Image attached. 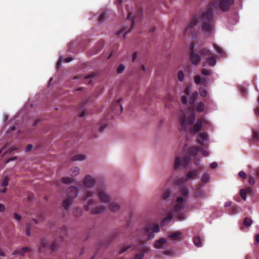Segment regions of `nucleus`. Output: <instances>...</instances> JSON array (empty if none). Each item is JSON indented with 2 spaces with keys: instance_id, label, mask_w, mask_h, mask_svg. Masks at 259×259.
I'll list each match as a JSON object with an SVG mask.
<instances>
[{
  "instance_id": "nucleus-1",
  "label": "nucleus",
  "mask_w": 259,
  "mask_h": 259,
  "mask_svg": "<svg viewBox=\"0 0 259 259\" xmlns=\"http://www.w3.org/2000/svg\"><path fill=\"white\" fill-rule=\"evenodd\" d=\"M235 0H213L211 2L207 9L198 14L194 15L185 30V33L192 36L195 34L194 27L198 24H201V31L206 36H210L214 31L215 17L213 10L220 9L225 12L229 10L234 4Z\"/></svg>"
},
{
  "instance_id": "nucleus-2",
  "label": "nucleus",
  "mask_w": 259,
  "mask_h": 259,
  "mask_svg": "<svg viewBox=\"0 0 259 259\" xmlns=\"http://www.w3.org/2000/svg\"><path fill=\"white\" fill-rule=\"evenodd\" d=\"M179 196L177 197L176 203L170 209V212L168 215L164 218L160 222L161 226H165L172 220V214L178 215L179 221H183L186 217L184 214H181V211L184 208V200L188 195L189 190L185 187L182 188L179 191Z\"/></svg>"
},
{
  "instance_id": "nucleus-3",
  "label": "nucleus",
  "mask_w": 259,
  "mask_h": 259,
  "mask_svg": "<svg viewBox=\"0 0 259 259\" xmlns=\"http://www.w3.org/2000/svg\"><path fill=\"white\" fill-rule=\"evenodd\" d=\"M201 152L204 157L209 155V152L198 146H192L189 149L188 152L181 160L180 157H176L174 165L175 170L177 169L182 165L183 166H187L192 159L196 165H199L200 162V159L198 157V153Z\"/></svg>"
},
{
  "instance_id": "nucleus-4",
  "label": "nucleus",
  "mask_w": 259,
  "mask_h": 259,
  "mask_svg": "<svg viewBox=\"0 0 259 259\" xmlns=\"http://www.w3.org/2000/svg\"><path fill=\"white\" fill-rule=\"evenodd\" d=\"M195 115L193 113H184L180 117V131H185L190 134H195L202 128V119H198L194 124Z\"/></svg>"
},
{
  "instance_id": "nucleus-5",
  "label": "nucleus",
  "mask_w": 259,
  "mask_h": 259,
  "mask_svg": "<svg viewBox=\"0 0 259 259\" xmlns=\"http://www.w3.org/2000/svg\"><path fill=\"white\" fill-rule=\"evenodd\" d=\"M96 192L91 190H85L82 195V200L86 201L84 205V208L87 211H90L93 214H100L105 211L106 207L105 206L100 205L96 206L97 202L94 199Z\"/></svg>"
},
{
  "instance_id": "nucleus-6",
  "label": "nucleus",
  "mask_w": 259,
  "mask_h": 259,
  "mask_svg": "<svg viewBox=\"0 0 259 259\" xmlns=\"http://www.w3.org/2000/svg\"><path fill=\"white\" fill-rule=\"evenodd\" d=\"M159 231V227L157 224H148L143 229L138 231L139 235L138 239L141 244H143L144 241L152 239L155 236L154 233H157Z\"/></svg>"
},
{
  "instance_id": "nucleus-7",
  "label": "nucleus",
  "mask_w": 259,
  "mask_h": 259,
  "mask_svg": "<svg viewBox=\"0 0 259 259\" xmlns=\"http://www.w3.org/2000/svg\"><path fill=\"white\" fill-rule=\"evenodd\" d=\"M97 194L100 201L104 203H109L111 200V196L107 192L104 186L97 187Z\"/></svg>"
},
{
  "instance_id": "nucleus-8",
  "label": "nucleus",
  "mask_w": 259,
  "mask_h": 259,
  "mask_svg": "<svg viewBox=\"0 0 259 259\" xmlns=\"http://www.w3.org/2000/svg\"><path fill=\"white\" fill-rule=\"evenodd\" d=\"M78 194V189L74 186L69 187L66 190V196L68 198H66V210L67 209L68 207L71 203V200L75 198Z\"/></svg>"
},
{
  "instance_id": "nucleus-9",
  "label": "nucleus",
  "mask_w": 259,
  "mask_h": 259,
  "mask_svg": "<svg viewBox=\"0 0 259 259\" xmlns=\"http://www.w3.org/2000/svg\"><path fill=\"white\" fill-rule=\"evenodd\" d=\"M195 44L191 42L190 46V59L192 63L193 64H197L200 61V57L194 50Z\"/></svg>"
},
{
  "instance_id": "nucleus-10",
  "label": "nucleus",
  "mask_w": 259,
  "mask_h": 259,
  "mask_svg": "<svg viewBox=\"0 0 259 259\" xmlns=\"http://www.w3.org/2000/svg\"><path fill=\"white\" fill-rule=\"evenodd\" d=\"M96 182V180L95 178L91 176V175H87L82 180V185L83 186L87 188H93Z\"/></svg>"
},
{
  "instance_id": "nucleus-11",
  "label": "nucleus",
  "mask_w": 259,
  "mask_h": 259,
  "mask_svg": "<svg viewBox=\"0 0 259 259\" xmlns=\"http://www.w3.org/2000/svg\"><path fill=\"white\" fill-rule=\"evenodd\" d=\"M122 100V98H120L113 103L112 107V113L113 115H118L122 113L123 107L120 103Z\"/></svg>"
},
{
  "instance_id": "nucleus-12",
  "label": "nucleus",
  "mask_w": 259,
  "mask_h": 259,
  "mask_svg": "<svg viewBox=\"0 0 259 259\" xmlns=\"http://www.w3.org/2000/svg\"><path fill=\"white\" fill-rule=\"evenodd\" d=\"M208 135L206 133H200L197 135V142L201 145H204V141L207 139Z\"/></svg>"
},
{
  "instance_id": "nucleus-13",
  "label": "nucleus",
  "mask_w": 259,
  "mask_h": 259,
  "mask_svg": "<svg viewBox=\"0 0 259 259\" xmlns=\"http://www.w3.org/2000/svg\"><path fill=\"white\" fill-rule=\"evenodd\" d=\"M199 173V172L197 169H194L192 171L188 172L185 177V181H188L190 179H194L197 178Z\"/></svg>"
},
{
  "instance_id": "nucleus-14",
  "label": "nucleus",
  "mask_w": 259,
  "mask_h": 259,
  "mask_svg": "<svg viewBox=\"0 0 259 259\" xmlns=\"http://www.w3.org/2000/svg\"><path fill=\"white\" fill-rule=\"evenodd\" d=\"M166 241L167 240L165 238H160L155 242L154 247L158 249L163 248Z\"/></svg>"
},
{
  "instance_id": "nucleus-15",
  "label": "nucleus",
  "mask_w": 259,
  "mask_h": 259,
  "mask_svg": "<svg viewBox=\"0 0 259 259\" xmlns=\"http://www.w3.org/2000/svg\"><path fill=\"white\" fill-rule=\"evenodd\" d=\"M88 101L81 104L79 106V109L77 111V114L79 117H83L86 115V111L85 110V106L87 104Z\"/></svg>"
},
{
  "instance_id": "nucleus-16",
  "label": "nucleus",
  "mask_w": 259,
  "mask_h": 259,
  "mask_svg": "<svg viewBox=\"0 0 259 259\" xmlns=\"http://www.w3.org/2000/svg\"><path fill=\"white\" fill-rule=\"evenodd\" d=\"M108 207L109 210L112 212H116L120 209V205L118 203L112 201L109 203Z\"/></svg>"
},
{
  "instance_id": "nucleus-17",
  "label": "nucleus",
  "mask_w": 259,
  "mask_h": 259,
  "mask_svg": "<svg viewBox=\"0 0 259 259\" xmlns=\"http://www.w3.org/2000/svg\"><path fill=\"white\" fill-rule=\"evenodd\" d=\"M9 180V178L7 177L4 178L2 184H0V193L6 192L7 190L6 187L8 185Z\"/></svg>"
},
{
  "instance_id": "nucleus-18",
  "label": "nucleus",
  "mask_w": 259,
  "mask_h": 259,
  "mask_svg": "<svg viewBox=\"0 0 259 259\" xmlns=\"http://www.w3.org/2000/svg\"><path fill=\"white\" fill-rule=\"evenodd\" d=\"M30 249L27 247H23L20 249H17L13 251V254L16 255L19 254L22 256H23L25 252L29 251Z\"/></svg>"
},
{
  "instance_id": "nucleus-19",
  "label": "nucleus",
  "mask_w": 259,
  "mask_h": 259,
  "mask_svg": "<svg viewBox=\"0 0 259 259\" xmlns=\"http://www.w3.org/2000/svg\"><path fill=\"white\" fill-rule=\"evenodd\" d=\"M79 172L80 169L79 167L77 166H73L70 169L69 171V175L71 177H74L77 176L79 174Z\"/></svg>"
},
{
  "instance_id": "nucleus-20",
  "label": "nucleus",
  "mask_w": 259,
  "mask_h": 259,
  "mask_svg": "<svg viewBox=\"0 0 259 259\" xmlns=\"http://www.w3.org/2000/svg\"><path fill=\"white\" fill-rule=\"evenodd\" d=\"M86 159V156L83 154H77L71 157V159L72 161H77V160H84Z\"/></svg>"
},
{
  "instance_id": "nucleus-21",
  "label": "nucleus",
  "mask_w": 259,
  "mask_h": 259,
  "mask_svg": "<svg viewBox=\"0 0 259 259\" xmlns=\"http://www.w3.org/2000/svg\"><path fill=\"white\" fill-rule=\"evenodd\" d=\"M181 235H182V233L181 232L177 231V232H174V233H171V234H170L169 235V238H170L173 240H177L180 239Z\"/></svg>"
},
{
  "instance_id": "nucleus-22",
  "label": "nucleus",
  "mask_w": 259,
  "mask_h": 259,
  "mask_svg": "<svg viewBox=\"0 0 259 259\" xmlns=\"http://www.w3.org/2000/svg\"><path fill=\"white\" fill-rule=\"evenodd\" d=\"M204 192L201 189V188H198L196 189L194 192V196L195 197L201 198L204 197Z\"/></svg>"
},
{
  "instance_id": "nucleus-23",
  "label": "nucleus",
  "mask_w": 259,
  "mask_h": 259,
  "mask_svg": "<svg viewBox=\"0 0 259 259\" xmlns=\"http://www.w3.org/2000/svg\"><path fill=\"white\" fill-rule=\"evenodd\" d=\"M48 242L46 239H42L40 241V246L39 247V251L42 252L45 248L48 246Z\"/></svg>"
},
{
  "instance_id": "nucleus-24",
  "label": "nucleus",
  "mask_w": 259,
  "mask_h": 259,
  "mask_svg": "<svg viewBox=\"0 0 259 259\" xmlns=\"http://www.w3.org/2000/svg\"><path fill=\"white\" fill-rule=\"evenodd\" d=\"M206 61L210 66H214L216 64V59L214 56H209L206 59Z\"/></svg>"
},
{
  "instance_id": "nucleus-25",
  "label": "nucleus",
  "mask_w": 259,
  "mask_h": 259,
  "mask_svg": "<svg viewBox=\"0 0 259 259\" xmlns=\"http://www.w3.org/2000/svg\"><path fill=\"white\" fill-rule=\"evenodd\" d=\"M171 193V192L169 189L164 191L162 195V199L166 201L168 200L170 197Z\"/></svg>"
},
{
  "instance_id": "nucleus-26",
  "label": "nucleus",
  "mask_w": 259,
  "mask_h": 259,
  "mask_svg": "<svg viewBox=\"0 0 259 259\" xmlns=\"http://www.w3.org/2000/svg\"><path fill=\"white\" fill-rule=\"evenodd\" d=\"M200 54L202 56H207L208 57L211 56L212 55L210 51L206 48H203L201 50Z\"/></svg>"
},
{
  "instance_id": "nucleus-27",
  "label": "nucleus",
  "mask_w": 259,
  "mask_h": 259,
  "mask_svg": "<svg viewBox=\"0 0 259 259\" xmlns=\"http://www.w3.org/2000/svg\"><path fill=\"white\" fill-rule=\"evenodd\" d=\"M193 242L197 247H200L202 245L201 239L198 236H196L193 238Z\"/></svg>"
},
{
  "instance_id": "nucleus-28",
  "label": "nucleus",
  "mask_w": 259,
  "mask_h": 259,
  "mask_svg": "<svg viewBox=\"0 0 259 259\" xmlns=\"http://www.w3.org/2000/svg\"><path fill=\"white\" fill-rule=\"evenodd\" d=\"M17 148H9L8 149H6V147H4L1 150H0V154L2 153H4V154H5L6 153H11L14 150H16Z\"/></svg>"
},
{
  "instance_id": "nucleus-29",
  "label": "nucleus",
  "mask_w": 259,
  "mask_h": 259,
  "mask_svg": "<svg viewBox=\"0 0 259 259\" xmlns=\"http://www.w3.org/2000/svg\"><path fill=\"white\" fill-rule=\"evenodd\" d=\"M187 181H185V178L181 177L177 179L175 181V184L178 186H182L185 184L186 182Z\"/></svg>"
},
{
  "instance_id": "nucleus-30",
  "label": "nucleus",
  "mask_w": 259,
  "mask_h": 259,
  "mask_svg": "<svg viewBox=\"0 0 259 259\" xmlns=\"http://www.w3.org/2000/svg\"><path fill=\"white\" fill-rule=\"evenodd\" d=\"M213 47H214V49L215 50V51L220 55H223L225 54V52H224V50H223V49L221 48L220 47H219L217 44H214Z\"/></svg>"
},
{
  "instance_id": "nucleus-31",
  "label": "nucleus",
  "mask_w": 259,
  "mask_h": 259,
  "mask_svg": "<svg viewBox=\"0 0 259 259\" xmlns=\"http://www.w3.org/2000/svg\"><path fill=\"white\" fill-rule=\"evenodd\" d=\"M252 220L248 217L245 218L243 220V224L246 227H249L252 224Z\"/></svg>"
},
{
  "instance_id": "nucleus-32",
  "label": "nucleus",
  "mask_w": 259,
  "mask_h": 259,
  "mask_svg": "<svg viewBox=\"0 0 259 259\" xmlns=\"http://www.w3.org/2000/svg\"><path fill=\"white\" fill-rule=\"evenodd\" d=\"M209 176L207 173H204L201 177V181L204 183H206L209 181Z\"/></svg>"
},
{
  "instance_id": "nucleus-33",
  "label": "nucleus",
  "mask_w": 259,
  "mask_h": 259,
  "mask_svg": "<svg viewBox=\"0 0 259 259\" xmlns=\"http://www.w3.org/2000/svg\"><path fill=\"white\" fill-rule=\"evenodd\" d=\"M196 110L198 112H202L204 110V105L202 102H199L196 107Z\"/></svg>"
},
{
  "instance_id": "nucleus-34",
  "label": "nucleus",
  "mask_w": 259,
  "mask_h": 259,
  "mask_svg": "<svg viewBox=\"0 0 259 259\" xmlns=\"http://www.w3.org/2000/svg\"><path fill=\"white\" fill-rule=\"evenodd\" d=\"M197 96L198 94L197 92H194L192 94L190 100V104H193L195 102L197 98Z\"/></svg>"
},
{
  "instance_id": "nucleus-35",
  "label": "nucleus",
  "mask_w": 259,
  "mask_h": 259,
  "mask_svg": "<svg viewBox=\"0 0 259 259\" xmlns=\"http://www.w3.org/2000/svg\"><path fill=\"white\" fill-rule=\"evenodd\" d=\"M106 13L105 11L103 12L98 17V20L101 23L103 21H104L106 18Z\"/></svg>"
},
{
  "instance_id": "nucleus-36",
  "label": "nucleus",
  "mask_w": 259,
  "mask_h": 259,
  "mask_svg": "<svg viewBox=\"0 0 259 259\" xmlns=\"http://www.w3.org/2000/svg\"><path fill=\"white\" fill-rule=\"evenodd\" d=\"M240 195L242 199H243L244 200H246V192L244 189H241L240 190Z\"/></svg>"
},
{
  "instance_id": "nucleus-37",
  "label": "nucleus",
  "mask_w": 259,
  "mask_h": 259,
  "mask_svg": "<svg viewBox=\"0 0 259 259\" xmlns=\"http://www.w3.org/2000/svg\"><path fill=\"white\" fill-rule=\"evenodd\" d=\"M58 244L56 241H54L50 246V249L52 252H54L57 250L58 249Z\"/></svg>"
},
{
  "instance_id": "nucleus-38",
  "label": "nucleus",
  "mask_w": 259,
  "mask_h": 259,
  "mask_svg": "<svg viewBox=\"0 0 259 259\" xmlns=\"http://www.w3.org/2000/svg\"><path fill=\"white\" fill-rule=\"evenodd\" d=\"M178 78L180 81H182L184 78V73L182 71H179L178 73Z\"/></svg>"
},
{
  "instance_id": "nucleus-39",
  "label": "nucleus",
  "mask_w": 259,
  "mask_h": 259,
  "mask_svg": "<svg viewBox=\"0 0 259 259\" xmlns=\"http://www.w3.org/2000/svg\"><path fill=\"white\" fill-rule=\"evenodd\" d=\"M124 69V66L122 64H120L118 66L117 70H116V72L117 73L120 74L123 72Z\"/></svg>"
},
{
  "instance_id": "nucleus-40",
  "label": "nucleus",
  "mask_w": 259,
  "mask_h": 259,
  "mask_svg": "<svg viewBox=\"0 0 259 259\" xmlns=\"http://www.w3.org/2000/svg\"><path fill=\"white\" fill-rule=\"evenodd\" d=\"M63 60H64V59H63V56H61L59 58V60L58 61V62L57 63V66L56 67H57V68L58 69H59L61 67V64L63 62Z\"/></svg>"
},
{
  "instance_id": "nucleus-41",
  "label": "nucleus",
  "mask_w": 259,
  "mask_h": 259,
  "mask_svg": "<svg viewBox=\"0 0 259 259\" xmlns=\"http://www.w3.org/2000/svg\"><path fill=\"white\" fill-rule=\"evenodd\" d=\"M143 257H144V253L139 252L135 255L133 259H143Z\"/></svg>"
},
{
  "instance_id": "nucleus-42",
  "label": "nucleus",
  "mask_w": 259,
  "mask_h": 259,
  "mask_svg": "<svg viewBox=\"0 0 259 259\" xmlns=\"http://www.w3.org/2000/svg\"><path fill=\"white\" fill-rule=\"evenodd\" d=\"M255 179L252 176H249L248 177V183L251 185H253L255 184Z\"/></svg>"
},
{
  "instance_id": "nucleus-43",
  "label": "nucleus",
  "mask_w": 259,
  "mask_h": 259,
  "mask_svg": "<svg viewBox=\"0 0 259 259\" xmlns=\"http://www.w3.org/2000/svg\"><path fill=\"white\" fill-rule=\"evenodd\" d=\"M200 95L201 97H205L207 95V92L205 89H200Z\"/></svg>"
},
{
  "instance_id": "nucleus-44",
  "label": "nucleus",
  "mask_w": 259,
  "mask_h": 259,
  "mask_svg": "<svg viewBox=\"0 0 259 259\" xmlns=\"http://www.w3.org/2000/svg\"><path fill=\"white\" fill-rule=\"evenodd\" d=\"M201 78L200 76L197 75L195 76L194 81L196 84H200L201 82Z\"/></svg>"
},
{
  "instance_id": "nucleus-45",
  "label": "nucleus",
  "mask_w": 259,
  "mask_h": 259,
  "mask_svg": "<svg viewBox=\"0 0 259 259\" xmlns=\"http://www.w3.org/2000/svg\"><path fill=\"white\" fill-rule=\"evenodd\" d=\"M201 73L202 74L206 76L210 75L211 74L210 71L206 69H202L201 70Z\"/></svg>"
},
{
  "instance_id": "nucleus-46",
  "label": "nucleus",
  "mask_w": 259,
  "mask_h": 259,
  "mask_svg": "<svg viewBox=\"0 0 259 259\" xmlns=\"http://www.w3.org/2000/svg\"><path fill=\"white\" fill-rule=\"evenodd\" d=\"M30 229H31V226H30V225L28 224H27L26 225V234L28 236H30L31 234H30Z\"/></svg>"
},
{
  "instance_id": "nucleus-47",
  "label": "nucleus",
  "mask_w": 259,
  "mask_h": 259,
  "mask_svg": "<svg viewBox=\"0 0 259 259\" xmlns=\"http://www.w3.org/2000/svg\"><path fill=\"white\" fill-rule=\"evenodd\" d=\"M246 192V193L250 195H253V190L252 188L251 187H248L246 189H245Z\"/></svg>"
},
{
  "instance_id": "nucleus-48",
  "label": "nucleus",
  "mask_w": 259,
  "mask_h": 259,
  "mask_svg": "<svg viewBox=\"0 0 259 259\" xmlns=\"http://www.w3.org/2000/svg\"><path fill=\"white\" fill-rule=\"evenodd\" d=\"M238 175L240 177L243 179H245L246 178V175L243 171H240L239 172Z\"/></svg>"
},
{
  "instance_id": "nucleus-49",
  "label": "nucleus",
  "mask_w": 259,
  "mask_h": 259,
  "mask_svg": "<svg viewBox=\"0 0 259 259\" xmlns=\"http://www.w3.org/2000/svg\"><path fill=\"white\" fill-rule=\"evenodd\" d=\"M65 181H66V185L67 184L73 183L75 181V180L73 178H69L66 177Z\"/></svg>"
},
{
  "instance_id": "nucleus-50",
  "label": "nucleus",
  "mask_w": 259,
  "mask_h": 259,
  "mask_svg": "<svg viewBox=\"0 0 259 259\" xmlns=\"http://www.w3.org/2000/svg\"><path fill=\"white\" fill-rule=\"evenodd\" d=\"M131 247V246L127 245L125 246L124 247H123L119 252V254H121L124 251H125L126 250H127L128 248Z\"/></svg>"
},
{
  "instance_id": "nucleus-51",
  "label": "nucleus",
  "mask_w": 259,
  "mask_h": 259,
  "mask_svg": "<svg viewBox=\"0 0 259 259\" xmlns=\"http://www.w3.org/2000/svg\"><path fill=\"white\" fill-rule=\"evenodd\" d=\"M182 102L184 104H186L187 103V97L186 96L184 95L182 97L181 99Z\"/></svg>"
},
{
  "instance_id": "nucleus-52",
  "label": "nucleus",
  "mask_w": 259,
  "mask_h": 259,
  "mask_svg": "<svg viewBox=\"0 0 259 259\" xmlns=\"http://www.w3.org/2000/svg\"><path fill=\"white\" fill-rule=\"evenodd\" d=\"M107 124L106 123H104L103 125H101L99 128V131L102 132L104 129H105L107 127Z\"/></svg>"
},
{
  "instance_id": "nucleus-53",
  "label": "nucleus",
  "mask_w": 259,
  "mask_h": 259,
  "mask_svg": "<svg viewBox=\"0 0 259 259\" xmlns=\"http://www.w3.org/2000/svg\"><path fill=\"white\" fill-rule=\"evenodd\" d=\"M232 214H235L238 212V207L237 206H233L232 207Z\"/></svg>"
},
{
  "instance_id": "nucleus-54",
  "label": "nucleus",
  "mask_w": 259,
  "mask_h": 259,
  "mask_svg": "<svg viewBox=\"0 0 259 259\" xmlns=\"http://www.w3.org/2000/svg\"><path fill=\"white\" fill-rule=\"evenodd\" d=\"M32 147H33V146L31 144H28V145H27V146L25 148V151L26 152L30 151L32 149Z\"/></svg>"
},
{
  "instance_id": "nucleus-55",
  "label": "nucleus",
  "mask_w": 259,
  "mask_h": 259,
  "mask_svg": "<svg viewBox=\"0 0 259 259\" xmlns=\"http://www.w3.org/2000/svg\"><path fill=\"white\" fill-rule=\"evenodd\" d=\"M149 250H150V248L146 247H144L142 249V252H141V253H144V255L145 253L148 252Z\"/></svg>"
},
{
  "instance_id": "nucleus-56",
  "label": "nucleus",
  "mask_w": 259,
  "mask_h": 259,
  "mask_svg": "<svg viewBox=\"0 0 259 259\" xmlns=\"http://www.w3.org/2000/svg\"><path fill=\"white\" fill-rule=\"evenodd\" d=\"M14 217L15 219H16L18 221L20 220V219H21V217L19 214H17V213H15L14 214Z\"/></svg>"
},
{
  "instance_id": "nucleus-57",
  "label": "nucleus",
  "mask_w": 259,
  "mask_h": 259,
  "mask_svg": "<svg viewBox=\"0 0 259 259\" xmlns=\"http://www.w3.org/2000/svg\"><path fill=\"white\" fill-rule=\"evenodd\" d=\"M253 137L257 140H259V132H255L253 133Z\"/></svg>"
},
{
  "instance_id": "nucleus-58",
  "label": "nucleus",
  "mask_w": 259,
  "mask_h": 259,
  "mask_svg": "<svg viewBox=\"0 0 259 259\" xmlns=\"http://www.w3.org/2000/svg\"><path fill=\"white\" fill-rule=\"evenodd\" d=\"M217 166H218V164H217V162H212V163H211L210 164V167L211 168H212V169H213V168H216V167H217Z\"/></svg>"
},
{
  "instance_id": "nucleus-59",
  "label": "nucleus",
  "mask_w": 259,
  "mask_h": 259,
  "mask_svg": "<svg viewBox=\"0 0 259 259\" xmlns=\"http://www.w3.org/2000/svg\"><path fill=\"white\" fill-rule=\"evenodd\" d=\"M33 197V194L32 193H29L27 197V201H31Z\"/></svg>"
},
{
  "instance_id": "nucleus-60",
  "label": "nucleus",
  "mask_w": 259,
  "mask_h": 259,
  "mask_svg": "<svg viewBox=\"0 0 259 259\" xmlns=\"http://www.w3.org/2000/svg\"><path fill=\"white\" fill-rule=\"evenodd\" d=\"M5 210V206L3 204L0 203V212H4Z\"/></svg>"
},
{
  "instance_id": "nucleus-61",
  "label": "nucleus",
  "mask_w": 259,
  "mask_h": 259,
  "mask_svg": "<svg viewBox=\"0 0 259 259\" xmlns=\"http://www.w3.org/2000/svg\"><path fill=\"white\" fill-rule=\"evenodd\" d=\"M76 211H78L79 214H75L76 216L77 217H78L80 216L81 215L82 212L81 209L78 208H77Z\"/></svg>"
},
{
  "instance_id": "nucleus-62",
  "label": "nucleus",
  "mask_w": 259,
  "mask_h": 259,
  "mask_svg": "<svg viewBox=\"0 0 259 259\" xmlns=\"http://www.w3.org/2000/svg\"><path fill=\"white\" fill-rule=\"evenodd\" d=\"M241 92H242L243 96H245L246 94V89L245 88H241Z\"/></svg>"
},
{
  "instance_id": "nucleus-63",
  "label": "nucleus",
  "mask_w": 259,
  "mask_h": 259,
  "mask_svg": "<svg viewBox=\"0 0 259 259\" xmlns=\"http://www.w3.org/2000/svg\"><path fill=\"white\" fill-rule=\"evenodd\" d=\"M137 57V53L136 52L134 53L132 55L133 61H134L136 59Z\"/></svg>"
},
{
  "instance_id": "nucleus-64",
  "label": "nucleus",
  "mask_w": 259,
  "mask_h": 259,
  "mask_svg": "<svg viewBox=\"0 0 259 259\" xmlns=\"http://www.w3.org/2000/svg\"><path fill=\"white\" fill-rule=\"evenodd\" d=\"M167 99L169 101H172L174 100V97L171 95H168Z\"/></svg>"
}]
</instances>
